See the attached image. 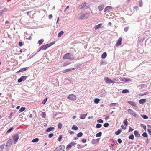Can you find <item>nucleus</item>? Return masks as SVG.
I'll return each instance as SVG.
<instances>
[{
	"mask_svg": "<svg viewBox=\"0 0 151 151\" xmlns=\"http://www.w3.org/2000/svg\"><path fill=\"white\" fill-rule=\"evenodd\" d=\"M89 13L86 12L85 14H80L79 18L81 19H84L88 18L89 16Z\"/></svg>",
	"mask_w": 151,
	"mask_h": 151,
	"instance_id": "nucleus-1",
	"label": "nucleus"
},
{
	"mask_svg": "<svg viewBox=\"0 0 151 151\" xmlns=\"http://www.w3.org/2000/svg\"><path fill=\"white\" fill-rule=\"evenodd\" d=\"M54 43H51L49 44H47L46 45H43L40 47V50L42 49L43 50H46L50 47Z\"/></svg>",
	"mask_w": 151,
	"mask_h": 151,
	"instance_id": "nucleus-2",
	"label": "nucleus"
},
{
	"mask_svg": "<svg viewBox=\"0 0 151 151\" xmlns=\"http://www.w3.org/2000/svg\"><path fill=\"white\" fill-rule=\"evenodd\" d=\"M104 80L107 83L109 84H111L112 83H114L115 82L113 80L107 77H105L104 78Z\"/></svg>",
	"mask_w": 151,
	"mask_h": 151,
	"instance_id": "nucleus-3",
	"label": "nucleus"
},
{
	"mask_svg": "<svg viewBox=\"0 0 151 151\" xmlns=\"http://www.w3.org/2000/svg\"><path fill=\"white\" fill-rule=\"evenodd\" d=\"M67 98L71 100H75L76 99V96L74 94H70L68 95Z\"/></svg>",
	"mask_w": 151,
	"mask_h": 151,
	"instance_id": "nucleus-4",
	"label": "nucleus"
},
{
	"mask_svg": "<svg viewBox=\"0 0 151 151\" xmlns=\"http://www.w3.org/2000/svg\"><path fill=\"white\" fill-rule=\"evenodd\" d=\"M71 54L70 53H67L65 55L63 56V58L64 59H71V57H70Z\"/></svg>",
	"mask_w": 151,
	"mask_h": 151,
	"instance_id": "nucleus-5",
	"label": "nucleus"
},
{
	"mask_svg": "<svg viewBox=\"0 0 151 151\" xmlns=\"http://www.w3.org/2000/svg\"><path fill=\"white\" fill-rule=\"evenodd\" d=\"M12 138L13 140L14 141V143L15 144L16 142L18 141L19 136L17 134H15L13 136H12Z\"/></svg>",
	"mask_w": 151,
	"mask_h": 151,
	"instance_id": "nucleus-6",
	"label": "nucleus"
},
{
	"mask_svg": "<svg viewBox=\"0 0 151 151\" xmlns=\"http://www.w3.org/2000/svg\"><path fill=\"white\" fill-rule=\"evenodd\" d=\"M12 140L10 139L7 142L6 145V146H10L12 143Z\"/></svg>",
	"mask_w": 151,
	"mask_h": 151,
	"instance_id": "nucleus-7",
	"label": "nucleus"
},
{
	"mask_svg": "<svg viewBox=\"0 0 151 151\" xmlns=\"http://www.w3.org/2000/svg\"><path fill=\"white\" fill-rule=\"evenodd\" d=\"M122 38L121 37H120L117 40V42L116 44V46H119L121 45L122 43Z\"/></svg>",
	"mask_w": 151,
	"mask_h": 151,
	"instance_id": "nucleus-8",
	"label": "nucleus"
},
{
	"mask_svg": "<svg viewBox=\"0 0 151 151\" xmlns=\"http://www.w3.org/2000/svg\"><path fill=\"white\" fill-rule=\"evenodd\" d=\"M127 111L129 113L134 116H136V114L132 109H128Z\"/></svg>",
	"mask_w": 151,
	"mask_h": 151,
	"instance_id": "nucleus-9",
	"label": "nucleus"
},
{
	"mask_svg": "<svg viewBox=\"0 0 151 151\" xmlns=\"http://www.w3.org/2000/svg\"><path fill=\"white\" fill-rule=\"evenodd\" d=\"M29 67L23 68L20 69L17 72V73H19L21 72L24 71L28 69Z\"/></svg>",
	"mask_w": 151,
	"mask_h": 151,
	"instance_id": "nucleus-10",
	"label": "nucleus"
},
{
	"mask_svg": "<svg viewBox=\"0 0 151 151\" xmlns=\"http://www.w3.org/2000/svg\"><path fill=\"white\" fill-rule=\"evenodd\" d=\"M134 134L136 137L138 138L140 136V135L139 134L137 130H135L134 131Z\"/></svg>",
	"mask_w": 151,
	"mask_h": 151,
	"instance_id": "nucleus-11",
	"label": "nucleus"
},
{
	"mask_svg": "<svg viewBox=\"0 0 151 151\" xmlns=\"http://www.w3.org/2000/svg\"><path fill=\"white\" fill-rule=\"evenodd\" d=\"M128 103L130 104L131 105L134 106V107H136V104L135 103L132 101H128L127 102Z\"/></svg>",
	"mask_w": 151,
	"mask_h": 151,
	"instance_id": "nucleus-12",
	"label": "nucleus"
},
{
	"mask_svg": "<svg viewBox=\"0 0 151 151\" xmlns=\"http://www.w3.org/2000/svg\"><path fill=\"white\" fill-rule=\"evenodd\" d=\"M74 69H75L74 68H73L69 69H65V70H63V73H66L67 72L70 71L72 70H74Z\"/></svg>",
	"mask_w": 151,
	"mask_h": 151,
	"instance_id": "nucleus-13",
	"label": "nucleus"
},
{
	"mask_svg": "<svg viewBox=\"0 0 151 151\" xmlns=\"http://www.w3.org/2000/svg\"><path fill=\"white\" fill-rule=\"evenodd\" d=\"M104 7V5H101L98 6V9L99 11H101L103 9Z\"/></svg>",
	"mask_w": 151,
	"mask_h": 151,
	"instance_id": "nucleus-14",
	"label": "nucleus"
},
{
	"mask_svg": "<svg viewBox=\"0 0 151 151\" xmlns=\"http://www.w3.org/2000/svg\"><path fill=\"white\" fill-rule=\"evenodd\" d=\"M102 24H99L98 25H95L94 27L95 29L96 30L98 28H101Z\"/></svg>",
	"mask_w": 151,
	"mask_h": 151,
	"instance_id": "nucleus-15",
	"label": "nucleus"
},
{
	"mask_svg": "<svg viewBox=\"0 0 151 151\" xmlns=\"http://www.w3.org/2000/svg\"><path fill=\"white\" fill-rule=\"evenodd\" d=\"M63 145H62L56 148L55 150L57 151H60L62 149V147H63Z\"/></svg>",
	"mask_w": 151,
	"mask_h": 151,
	"instance_id": "nucleus-16",
	"label": "nucleus"
},
{
	"mask_svg": "<svg viewBox=\"0 0 151 151\" xmlns=\"http://www.w3.org/2000/svg\"><path fill=\"white\" fill-rule=\"evenodd\" d=\"M54 129V128L53 127H51L50 128H48L46 131L47 132H50V131L53 130Z\"/></svg>",
	"mask_w": 151,
	"mask_h": 151,
	"instance_id": "nucleus-17",
	"label": "nucleus"
},
{
	"mask_svg": "<svg viewBox=\"0 0 151 151\" xmlns=\"http://www.w3.org/2000/svg\"><path fill=\"white\" fill-rule=\"evenodd\" d=\"M87 115V113L85 114H81L80 116V118L81 119H84Z\"/></svg>",
	"mask_w": 151,
	"mask_h": 151,
	"instance_id": "nucleus-18",
	"label": "nucleus"
},
{
	"mask_svg": "<svg viewBox=\"0 0 151 151\" xmlns=\"http://www.w3.org/2000/svg\"><path fill=\"white\" fill-rule=\"evenodd\" d=\"M86 5V2H83L82 4L81 5V7L79 8L80 9H81L84 8L85 7Z\"/></svg>",
	"mask_w": 151,
	"mask_h": 151,
	"instance_id": "nucleus-19",
	"label": "nucleus"
},
{
	"mask_svg": "<svg viewBox=\"0 0 151 151\" xmlns=\"http://www.w3.org/2000/svg\"><path fill=\"white\" fill-rule=\"evenodd\" d=\"M112 9V7L111 6H107L104 9V11L105 12H106L109 9Z\"/></svg>",
	"mask_w": 151,
	"mask_h": 151,
	"instance_id": "nucleus-20",
	"label": "nucleus"
},
{
	"mask_svg": "<svg viewBox=\"0 0 151 151\" xmlns=\"http://www.w3.org/2000/svg\"><path fill=\"white\" fill-rule=\"evenodd\" d=\"M107 56V54L106 52H104L101 55V58L102 59L106 57Z\"/></svg>",
	"mask_w": 151,
	"mask_h": 151,
	"instance_id": "nucleus-21",
	"label": "nucleus"
},
{
	"mask_svg": "<svg viewBox=\"0 0 151 151\" xmlns=\"http://www.w3.org/2000/svg\"><path fill=\"white\" fill-rule=\"evenodd\" d=\"M121 132V129H119L117 131L115 132V133L116 135H118Z\"/></svg>",
	"mask_w": 151,
	"mask_h": 151,
	"instance_id": "nucleus-22",
	"label": "nucleus"
},
{
	"mask_svg": "<svg viewBox=\"0 0 151 151\" xmlns=\"http://www.w3.org/2000/svg\"><path fill=\"white\" fill-rule=\"evenodd\" d=\"M70 63L68 61H66L64 63L63 66H66Z\"/></svg>",
	"mask_w": 151,
	"mask_h": 151,
	"instance_id": "nucleus-23",
	"label": "nucleus"
},
{
	"mask_svg": "<svg viewBox=\"0 0 151 151\" xmlns=\"http://www.w3.org/2000/svg\"><path fill=\"white\" fill-rule=\"evenodd\" d=\"M146 101V99H142L139 101V103L140 104H143Z\"/></svg>",
	"mask_w": 151,
	"mask_h": 151,
	"instance_id": "nucleus-24",
	"label": "nucleus"
},
{
	"mask_svg": "<svg viewBox=\"0 0 151 151\" xmlns=\"http://www.w3.org/2000/svg\"><path fill=\"white\" fill-rule=\"evenodd\" d=\"M64 33V32L63 31H60V32H59L58 35V37H60Z\"/></svg>",
	"mask_w": 151,
	"mask_h": 151,
	"instance_id": "nucleus-25",
	"label": "nucleus"
},
{
	"mask_svg": "<svg viewBox=\"0 0 151 151\" xmlns=\"http://www.w3.org/2000/svg\"><path fill=\"white\" fill-rule=\"evenodd\" d=\"M129 138L132 140H133L134 138V136L133 134H131L129 136Z\"/></svg>",
	"mask_w": 151,
	"mask_h": 151,
	"instance_id": "nucleus-26",
	"label": "nucleus"
},
{
	"mask_svg": "<svg viewBox=\"0 0 151 151\" xmlns=\"http://www.w3.org/2000/svg\"><path fill=\"white\" fill-rule=\"evenodd\" d=\"M125 126H127L128 125V122L127 119H125L123 122Z\"/></svg>",
	"mask_w": 151,
	"mask_h": 151,
	"instance_id": "nucleus-27",
	"label": "nucleus"
},
{
	"mask_svg": "<svg viewBox=\"0 0 151 151\" xmlns=\"http://www.w3.org/2000/svg\"><path fill=\"white\" fill-rule=\"evenodd\" d=\"M44 42L43 39H42L38 41V44L39 45H41Z\"/></svg>",
	"mask_w": 151,
	"mask_h": 151,
	"instance_id": "nucleus-28",
	"label": "nucleus"
},
{
	"mask_svg": "<svg viewBox=\"0 0 151 151\" xmlns=\"http://www.w3.org/2000/svg\"><path fill=\"white\" fill-rule=\"evenodd\" d=\"M102 134V133L101 132H100L97 134H96V136L97 137H99L101 136Z\"/></svg>",
	"mask_w": 151,
	"mask_h": 151,
	"instance_id": "nucleus-29",
	"label": "nucleus"
},
{
	"mask_svg": "<svg viewBox=\"0 0 151 151\" xmlns=\"http://www.w3.org/2000/svg\"><path fill=\"white\" fill-rule=\"evenodd\" d=\"M100 99L98 98H96L94 99V102L96 104H98L99 101Z\"/></svg>",
	"mask_w": 151,
	"mask_h": 151,
	"instance_id": "nucleus-30",
	"label": "nucleus"
},
{
	"mask_svg": "<svg viewBox=\"0 0 151 151\" xmlns=\"http://www.w3.org/2000/svg\"><path fill=\"white\" fill-rule=\"evenodd\" d=\"M72 129L75 130H77L78 129V127L76 126L73 125L72 127Z\"/></svg>",
	"mask_w": 151,
	"mask_h": 151,
	"instance_id": "nucleus-31",
	"label": "nucleus"
},
{
	"mask_svg": "<svg viewBox=\"0 0 151 151\" xmlns=\"http://www.w3.org/2000/svg\"><path fill=\"white\" fill-rule=\"evenodd\" d=\"M129 92V91L127 89H124L122 91V93H127Z\"/></svg>",
	"mask_w": 151,
	"mask_h": 151,
	"instance_id": "nucleus-32",
	"label": "nucleus"
},
{
	"mask_svg": "<svg viewBox=\"0 0 151 151\" xmlns=\"http://www.w3.org/2000/svg\"><path fill=\"white\" fill-rule=\"evenodd\" d=\"M25 109L26 108L24 107H21L19 109V111L20 112H22L24 111Z\"/></svg>",
	"mask_w": 151,
	"mask_h": 151,
	"instance_id": "nucleus-33",
	"label": "nucleus"
},
{
	"mask_svg": "<svg viewBox=\"0 0 151 151\" xmlns=\"http://www.w3.org/2000/svg\"><path fill=\"white\" fill-rule=\"evenodd\" d=\"M83 135V133L82 132H79L77 134V137H81Z\"/></svg>",
	"mask_w": 151,
	"mask_h": 151,
	"instance_id": "nucleus-34",
	"label": "nucleus"
},
{
	"mask_svg": "<svg viewBox=\"0 0 151 151\" xmlns=\"http://www.w3.org/2000/svg\"><path fill=\"white\" fill-rule=\"evenodd\" d=\"M141 116L143 119H147L148 118V117L146 115H141Z\"/></svg>",
	"mask_w": 151,
	"mask_h": 151,
	"instance_id": "nucleus-35",
	"label": "nucleus"
},
{
	"mask_svg": "<svg viewBox=\"0 0 151 151\" xmlns=\"http://www.w3.org/2000/svg\"><path fill=\"white\" fill-rule=\"evenodd\" d=\"M142 135L143 137H147L148 136L147 133L146 132L143 133V134H142Z\"/></svg>",
	"mask_w": 151,
	"mask_h": 151,
	"instance_id": "nucleus-36",
	"label": "nucleus"
},
{
	"mask_svg": "<svg viewBox=\"0 0 151 151\" xmlns=\"http://www.w3.org/2000/svg\"><path fill=\"white\" fill-rule=\"evenodd\" d=\"M62 127V125L61 123H59L58 125V128L60 129H61Z\"/></svg>",
	"mask_w": 151,
	"mask_h": 151,
	"instance_id": "nucleus-37",
	"label": "nucleus"
},
{
	"mask_svg": "<svg viewBox=\"0 0 151 151\" xmlns=\"http://www.w3.org/2000/svg\"><path fill=\"white\" fill-rule=\"evenodd\" d=\"M47 98H46V99H44L43 101L42 102V103L44 104H45V103L47 101Z\"/></svg>",
	"mask_w": 151,
	"mask_h": 151,
	"instance_id": "nucleus-38",
	"label": "nucleus"
},
{
	"mask_svg": "<svg viewBox=\"0 0 151 151\" xmlns=\"http://www.w3.org/2000/svg\"><path fill=\"white\" fill-rule=\"evenodd\" d=\"M120 79L121 81H127V80L126 79L124 78H120Z\"/></svg>",
	"mask_w": 151,
	"mask_h": 151,
	"instance_id": "nucleus-39",
	"label": "nucleus"
},
{
	"mask_svg": "<svg viewBox=\"0 0 151 151\" xmlns=\"http://www.w3.org/2000/svg\"><path fill=\"white\" fill-rule=\"evenodd\" d=\"M71 144H69L66 147V149L68 150L70 149L71 148Z\"/></svg>",
	"mask_w": 151,
	"mask_h": 151,
	"instance_id": "nucleus-40",
	"label": "nucleus"
},
{
	"mask_svg": "<svg viewBox=\"0 0 151 151\" xmlns=\"http://www.w3.org/2000/svg\"><path fill=\"white\" fill-rule=\"evenodd\" d=\"M39 140V139L38 138H35L34 139H33L32 140V142H38Z\"/></svg>",
	"mask_w": 151,
	"mask_h": 151,
	"instance_id": "nucleus-41",
	"label": "nucleus"
},
{
	"mask_svg": "<svg viewBox=\"0 0 151 151\" xmlns=\"http://www.w3.org/2000/svg\"><path fill=\"white\" fill-rule=\"evenodd\" d=\"M42 116L43 118H45L46 117V114L45 112L42 113V114L41 115Z\"/></svg>",
	"mask_w": 151,
	"mask_h": 151,
	"instance_id": "nucleus-42",
	"label": "nucleus"
},
{
	"mask_svg": "<svg viewBox=\"0 0 151 151\" xmlns=\"http://www.w3.org/2000/svg\"><path fill=\"white\" fill-rule=\"evenodd\" d=\"M102 126V125L100 124H98L96 125V127L97 128H99L101 127Z\"/></svg>",
	"mask_w": 151,
	"mask_h": 151,
	"instance_id": "nucleus-43",
	"label": "nucleus"
},
{
	"mask_svg": "<svg viewBox=\"0 0 151 151\" xmlns=\"http://www.w3.org/2000/svg\"><path fill=\"white\" fill-rule=\"evenodd\" d=\"M27 78V77L26 76H22L21 77V78L22 79V81L26 80Z\"/></svg>",
	"mask_w": 151,
	"mask_h": 151,
	"instance_id": "nucleus-44",
	"label": "nucleus"
},
{
	"mask_svg": "<svg viewBox=\"0 0 151 151\" xmlns=\"http://www.w3.org/2000/svg\"><path fill=\"white\" fill-rule=\"evenodd\" d=\"M117 104L116 103H112L110 104V106L111 107H113L115 106Z\"/></svg>",
	"mask_w": 151,
	"mask_h": 151,
	"instance_id": "nucleus-45",
	"label": "nucleus"
},
{
	"mask_svg": "<svg viewBox=\"0 0 151 151\" xmlns=\"http://www.w3.org/2000/svg\"><path fill=\"white\" fill-rule=\"evenodd\" d=\"M4 147V144H2L0 146V148L1 150L3 149Z\"/></svg>",
	"mask_w": 151,
	"mask_h": 151,
	"instance_id": "nucleus-46",
	"label": "nucleus"
},
{
	"mask_svg": "<svg viewBox=\"0 0 151 151\" xmlns=\"http://www.w3.org/2000/svg\"><path fill=\"white\" fill-rule=\"evenodd\" d=\"M143 3L142 1H140L139 3V6L140 7H141L142 6Z\"/></svg>",
	"mask_w": 151,
	"mask_h": 151,
	"instance_id": "nucleus-47",
	"label": "nucleus"
},
{
	"mask_svg": "<svg viewBox=\"0 0 151 151\" xmlns=\"http://www.w3.org/2000/svg\"><path fill=\"white\" fill-rule=\"evenodd\" d=\"M109 124L108 123H105L104 124V126L105 127H107L109 126Z\"/></svg>",
	"mask_w": 151,
	"mask_h": 151,
	"instance_id": "nucleus-48",
	"label": "nucleus"
},
{
	"mask_svg": "<svg viewBox=\"0 0 151 151\" xmlns=\"http://www.w3.org/2000/svg\"><path fill=\"white\" fill-rule=\"evenodd\" d=\"M54 135V134L53 133H50V134L49 135H48V137L49 138H51L52 137V136H53Z\"/></svg>",
	"mask_w": 151,
	"mask_h": 151,
	"instance_id": "nucleus-49",
	"label": "nucleus"
},
{
	"mask_svg": "<svg viewBox=\"0 0 151 151\" xmlns=\"http://www.w3.org/2000/svg\"><path fill=\"white\" fill-rule=\"evenodd\" d=\"M62 135H60L59 136V137L58 138V140L59 141H61V139H62Z\"/></svg>",
	"mask_w": 151,
	"mask_h": 151,
	"instance_id": "nucleus-50",
	"label": "nucleus"
},
{
	"mask_svg": "<svg viewBox=\"0 0 151 151\" xmlns=\"http://www.w3.org/2000/svg\"><path fill=\"white\" fill-rule=\"evenodd\" d=\"M13 129V127L10 128L7 131V132L9 133Z\"/></svg>",
	"mask_w": 151,
	"mask_h": 151,
	"instance_id": "nucleus-51",
	"label": "nucleus"
},
{
	"mask_svg": "<svg viewBox=\"0 0 151 151\" xmlns=\"http://www.w3.org/2000/svg\"><path fill=\"white\" fill-rule=\"evenodd\" d=\"M97 122L99 123H102L103 120L101 119H99L97 120Z\"/></svg>",
	"mask_w": 151,
	"mask_h": 151,
	"instance_id": "nucleus-52",
	"label": "nucleus"
},
{
	"mask_svg": "<svg viewBox=\"0 0 151 151\" xmlns=\"http://www.w3.org/2000/svg\"><path fill=\"white\" fill-rule=\"evenodd\" d=\"M147 131L149 134L151 135V129H147Z\"/></svg>",
	"mask_w": 151,
	"mask_h": 151,
	"instance_id": "nucleus-53",
	"label": "nucleus"
},
{
	"mask_svg": "<svg viewBox=\"0 0 151 151\" xmlns=\"http://www.w3.org/2000/svg\"><path fill=\"white\" fill-rule=\"evenodd\" d=\"M117 141H118V142L119 143V144H121V143H122V140H121V139L120 138H119L118 140H117Z\"/></svg>",
	"mask_w": 151,
	"mask_h": 151,
	"instance_id": "nucleus-54",
	"label": "nucleus"
},
{
	"mask_svg": "<svg viewBox=\"0 0 151 151\" xmlns=\"http://www.w3.org/2000/svg\"><path fill=\"white\" fill-rule=\"evenodd\" d=\"M82 141L83 143H85L86 142V139H82Z\"/></svg>",
	"mask_w": 151,
	"mask_h": 151,
	"instance_id": "nucleus-55",
	"label": "nucleus"
},
{
	"mask_svg": "<svg viewBox=\"0 0 151 151\" xmlns=\"http://www.w3.org/2000/svg\"><path fill=\"white\" fill-rule=\"evenodd\" d=\"M71 145H74L76 144V143L74 142H71Z\"/></svg>",
	"mask_w": 151,
	"mask_h": 151,
	"instance_id": "nucleus-56",
	"label": "nucleus"
},
{
	"mask_svg": "<svg viewBox=\"0 0 151 151\" xmlns=\"http://www.w3.org/2000/svg\"><path fill=\"white\" fill-rule=\"evenodd\" d=\"M22 80L21 78L19 79L18 80V82L19 83L22 82Z\"/></svg>",
	"mask_w": 151,
	"mask_h": 151,
	"instance_id": "nucleus-57",
	"label": "nucleus"
},
{
	"mask_svg": "<svg viewBox=\"0 0 151 151\" xmlns=\"http://www.w3.org/2000/svg\"><path fill=\"white\" fill-rule=\"evenodd\" d=\"M52 14H50L49 16V18L50 19H51V18H52Z\"/></svg>",
	"mask_w": 151,
	"mask_h": 151,
	"instance_id": "nucleus-58",
	"label": "nucleus"
},
{
	"mask_svg": "<svg viewBox=\"0 0 151 151\" xmlns=\"http://www.w3.org/2000/svg\"><path fill=\"white\" fill-rule=\"evenodd\" d=\"M19 46H22L23 44L22 42H19Z\"/></svg>",
	"mask_w": 151,
	"mask_h": 151,
	"instance_id": "nucleus-59",
	"label": "nucleus"
},
{
	"mask_svg": "<svg viewBox=\"0 0 151 151\" xmlns=\"http://www.w3.org/2000/svg\"><path fill=\"white\" fill-rule=\"evenodd\" d=\"M121 127L123 129H125L126 128V127H124L123 125H122Z\"/></svg>",
	"mask_w": 151,
	"mask_h": 151,
	"instance_id": "nucleus-60",
	"label": "nucleus"
},
{
	"mask_svg": "<svg viewBox=\"0 0 151 151\" xmlns=\"http://www.w3.org/2000/svg\"><path fill=\"white\" fill-rule=\"evenodd\" d=\"M133 130V129H132L131 127H130L129 129V132H131Z\"/></svg>",
	"mask_w": 151,
	"mask_h": 151,
	"instance_id": "nucleus-61",
	"label": "nucleus"
},
{
	"mask_svg": "<svg viewBox=\"0 0 151 151\" xmlns=\"http://www.w3.org/2000/svg\"><path fill=\"white\" fill-rule=\"evenodd\" d=\"M69 8V6H67V7H66V8L64 10V12H65L66 10H67V9H68Z\"/></svg>",
	"mask_w": 151,
	"mask_h": 151,
	"instance_id": "nucleus-62",
	"label": "nucleus"
},
{
	"mask_svg": "<svg viewBox=\"0 0 151 151\" xmlns=\"http://www.w3.org/2000/svg\"><path fill=\"white\" fill-rule=\"evenodd\" d=\"M128 27H126L125 28H124V30L126 31V32H127L128 31Z\"/></svg>",
	"mask_w": 151,
	"mask_h": 151,
	"instance_id": "nucleus-63",
	"label": "nucleus"
},
{
	"mask_svg": "<svg viewBox=\"0 0 151 151\" xmlns=\"http://www.w3.org/2000/svg\"><path fill=\"white\" fill-rule=\"evenodd\" d=\"M143 128L144 129L146 130V126L145 125H144L143 126Z\"/></svg>",
	"mask_w": 151,
	"mask_h": 151,
	"instance_id": "nucleus-64",
	"label": "nucleus"
}]
</instances>
